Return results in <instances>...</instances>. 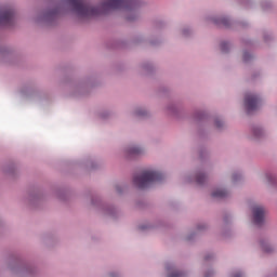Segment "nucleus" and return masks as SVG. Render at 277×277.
<instances>
[{
  "instance_id": "f257e3e1",
  "label": "nucleus",
  "mask_w": 277,
  "mask_h": 277,
  "mask_svg": "<svg viewBox=\"0 0 277 277\" xmlns=\"http://www.w3.org/2000/svg\"><path fill=\"white\" fill-rule=\"evenodd\" d=\"M67 3L80 18L98 16V14H105L109 10H120L121 8H129L131 5V1L129 0H107L102 3L101 8H94L85 0H67Z\"/></svg>"
},
{
  "instance_id": "f03ea898",
  "label": "nucleus",
  "mask_w": 277,
  "mask_h": 277,
  "mask_svg": "<svg viewBox=\"0 0 277 277\" xmlns=\"http://www.w3.org/2000/svg\"><path fill=\"white\" fill-rule=\"evenodd\" d=\"M160 181H163V174L157 171H143L133 177V183L138 189H146Z\"/></svg>"
},
{
  "instance_id": "7ed1b4c3",
  "label": "nucleus",
  "mask_w": 277,
  "mask_h": 277,
  "mask_svg": "<svg viewBox=\"0 0 277 277\" xmlns=\"http://www.w3.org/2000/svg\"><path fill=\"white\" fill-rule=\"evenodd\" d=\"M260 105H261V100L259 98V96L250 93H248L245 96V107L248 114H252V111H256Z\"/></svg>"
},
{
  "instance_id": "20e7f679",
  "label": "nucleus",
  "mask_w": 277,
  "mask_h": 277,
  "mask_svg": "<svg viewBox=\"0 0 277 277\" xmlns=\"http://www.w3.org/2000/svg\"><path fill=\"white\" fill-rule=\"evenodd\" d=\"M0 25L5 27L14 25V11L12 9L0 10Z\"/></svg>"
},
{
  "instance_id": "39448f33",
  "label": "nucleus",
  "mask_w": 277,
  "mask_h": 277,
  "mask_svg": "<svg viewBox=\"0 0 277 277\" xmlns=\"http://www.w3.org/2000/svg\"><path fill=\"white\" fill-rule=\"evenodd\" d=\"M265 220V208L264 207H254L253 208V222L256 226H261Z\"/></svg>"
},
{
  "instance_id": "423d86ee",
  "label": "nucleus",
  "mask_w": 277,
  "mask_h": 277,
  "mask_svg": "<svg viewBox=\"0 0 277 277\" xmlns=\"http://www.w3.org/2000/svg\"><path fill=\"white\" fill-rule=\"evenodd\" d=\"M228 196V192L216 189L212 193V198H226Z\"/></svg>"
},
{
  "instance_id": "0eeeda50",
  "label": "nucleus",
  "mask_w": 277,
  "mask_h": 277,
  "mask_svg": "<svg viewBox=\"0 0 277 277\" xmlns=\"http://www.w3.org/2000/svg\"><path fill=\"white\" fill-rule=\"evenodd\" d=\"M140 153H142V148L140 147L130 148V155H140Z\"/></svg>"
},
{
  "instance_id": "6e6552de",
  "label": "nucleus",
  "mask_w": 277,
  "mask_h": 277,
  "mask_svg": "<svg viewBox=\"0 0 277 277\" xmlns=\"http://www.w3.org/2000/svg\"><path fill=\"white\" fill-rule=\"evenodd\" d=\"M196 182L199 185H202V183H205V174H198L197 177H196Z\"/></svg>"
},
{
  "instance_id": "1a4fd4ad",
  "label": "nucleus",
  "mask_w": 277,
  "mask_h": 277,
  "mask_svg": "<svg viewBox=\"0 0 277 277\" xmlns=\"http://www.w3.org/2000/svg\"><path fill=\"white\" fill-rule=\"evenodd\" d=\"M261 247L264 250V252H272V249L269 248V245L265 242H261Z\"/></svg>"
},
{
  "instance_id": "9d476101",
  "label": "nucleus",
  "mask_w": 277,
  "mask_h": 277,
  "mask_svg": "<svg viewBox=\"0 0 277 277\" xmlns=\"http://www.w3.org/2000/svg\"><path fill=\"white\" fill-rule=\"evenodd\" d=\"M168 277H183V273L175 271L168 275Z\"/></svg>"
},
{
  "instance_id": "9b49d317",
  "label": "nucleus",
  "mask_w": 277,
  "mask_h": 277,
  "mask_svg": "<svg viewBox=\"0 0 277 277\" xmlns=\"http://www.w3.org/2000/svg\"><path fill=\"white\" fill-rule=\"evenodd\" d=\"M221 50L223 51V53H226V51H228V43L227 42L221 43Z\"/></svg>"
},
{
  "instance_id": "f8f14e48",
  "label": "nucleus",
  "mask_w": 277,
  "mask_h": 277,
  "mask_svg": "<svg viewBox=\"0 0 277 277\" xmlns=\"http://www.w3.org/2000/svg\"><path fill=\"white\" fill-rule=\"evenodd\" d=\"M249 57H250V54L248 52H245L243 54L245 62H248Z\"/></svg>"
},
{
  "instance_id": "ddd939ff",
  "label": "nucleus",
  "mask_w": 277,
  "mask_h": 277,
  "mask_svg": "<svg viewBox=\"0 0 277 277\" xmlns=\"http://www.w3.org/2000/svg\"><path fill=\"white\" fill-rule=\"evenodd\" d=\"M215 126L220 129L222 128V121H215Z\"/></svg>"
},
{
  "instance_id": "4468645a",
  "label": "nucleus",
  "mask_w": 277,
  "mask_h": 277,
  "mask_svg": "<svg viewBox=\"0 0 277 277\" xmlns=\"http://www.w3.org/2000/svg\"><path fill=\"white\" fill-rule=\"evenodd\" d=\"M259 133H261V130H255V131H254L255 137H259Z\"/></svg>"
},
{
  "instance_id": "2eb2a0df",
  "label": "nucleus",
  "mask_w": 277,
  "mask_h": 277,
  "mask_svg": "<svg viewBox=\"0 0 277 277\" xmlns=\"http://www.w3.org/2000/svg\"><path fill=\"white\" fill-rule=\"evenodd\" d=\"M222 24H223V25H227V24H226V19H222Z\"/></svg>"
},
{
  "instance_id": "dca6fc26",
  "label": "nucleus",
  "mask_w": 277,
  "mask_h": 277,
  "mask_svg": "<svg viewBox=\"0 0 277 277\" xmlns=\"http://www.w3.org/2000/svg\"><path fill=\"white\" fill-rule=\"evenodd\" d=\"M234 277H241V274H236L234 275Z\"/></svg>"
},
{
  "instance_id": "f3484780",
  "label": "nucleus",
  "mask_w": 277,
  "mask_h": 277,
  "mask_svg": "<svg viewBox=\"0 0 277 277\" xmlns=\"http://www.w3.org/2000/svg\"><path fill=\"white\" fill-rule=\"evenodd\" d=\"M234 181H237V179L235 177V175L233 176Z\"/></svg>"
}]
</instances>
